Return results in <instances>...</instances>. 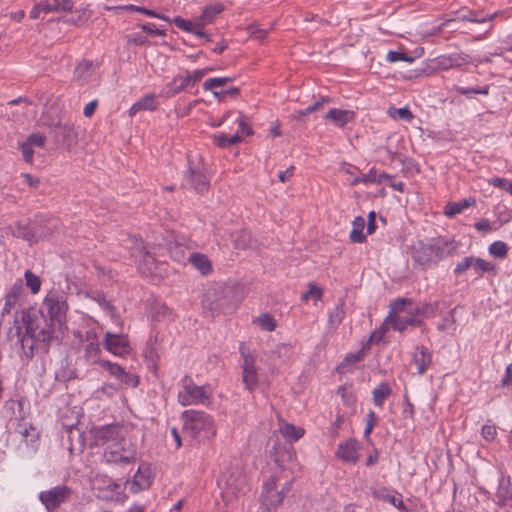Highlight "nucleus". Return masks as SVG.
Masks as SVG:
<instances>
[{"mask_svg":"<svg viewBox=\"0 0 512 512\" xmlns=\"http://www.w3.org/2000/svg\"><path fill=\"white\" fill-rule=\"evenodd\" d=\"M90 446H107L103 457L107 463L128 465L135 462V450L127 445L125 427L120 423L94 426L89 431Z\"/></svg>","mask_w":512,"mask_h":512,"instance_id":"f257e3e1","label":"nucleus"},{"mask_svg":"<svg viewBox=\"0 0 512 512\" xmlns=\"http://www.w3.org/2000/svg\"><path fill=\"white\" fill-rule=\"evenodd\" d=\"M459 247L458 241L445 236L420 240L411 249L413 267L422 271L435 268L442 260L455 255Z\"/></svg>","mask_w":512,"mask_h":512,"instance_id":"f03ea898","label":"nucleus"},{"mask_svg":"<svg viewBox=\"0 0 512 512\" xmlns=\"http://www.w3.org/2000/svg\"><path fill=\"white\" fill-rule=\"evenodd\" d=\"M183 428L192 438L204 441L216 434L213 418L204 411L187 410L182 413Z\"/></svg>","mask_w":512,"mask_h":512,"instance_id":"7ed1b4c3","label":"nucleus"},{"mask_svg":"<svg viewBox=\"0 0 512 512\" xmlns=\"http://www.w3.org/2000/svg\"><path fill=\"white\" fill-rule=\"evenodd\" d=\"M25 322L26 334L34 340L49 344L53 340H59L63 332L56 326H52V321L46 317V314H27L23 318Z\"/></svg>","mask_w":512,"mask_h":512,"instance_id":"20e7f679","label":"nucleus"},{"mask_svg":"<svg viewBox=\"0 0 512 512\" xmlns=\"http://www.w3.org/2000/svg\"><path fill=\"white\" fill-rule=\"evenodd\" d=\"M234 293L231 288L223 284L211 285L203 294V307L211 312L228 313L234 309Z\"/></svg>","mask_w":512,"mask_h":512,"instance_id":"39448f33","label":"nucleus"},{"mask_svg":"<svg viewBox=\"0 0 512 512\" xmlns=\"http://www.w3.org/2000/svg\"><path fill=\"white\" fill-rule=\"evenodd\" d=\"M67 310L68 304L64 294L50 291L44 298L39 313L46 314V317L52 321L51 325L56 326L64 333Z\"/></svg>","mask_w":512,"mask_h":512,"instance_id":"423d86ee","label":"nucleus"},{"mask_svg":"<svg viewBox=\"0 0 512 512\" xmlns=\"http://www.w3.org/2000/svg\"><path fill=\"white\" fill-rule=\"evenodd\" d=\"M181 382L182 390L178 393V402L182 406L209 403L212 393L208 385L198 386L187 375L182 378Z\"/></svg>","mask_w":512,"mask_h":512,"instance_id":"0eeeda50","label":"nucleus"},{"mask_svg":"<svg viewBox=\"0 0 512 512\" xmlns=\"http://www.w3.org/2000/svg\"><path fill=\"white\" fill-rule=\"evenodd\" d=\"M290 488L291 482H286L281 488L278 487V482H264L260 495V512H275Z\"/></svg>","mask_w":512,"mask_h":512,"instance_id":"6e6552de","label":"nucleus"},{"mask_svg":"<svg viewBox=\"0 0 512 512\" xmlns=\"http://www.w3.org/2000/svg\"><path fill=\"white\" fill-rule=\"evenodd\" d=\"M71 495L72 489L62 484L40 492L39 500L48 511H52L58 508L62 503L67 502Z\"/></svg>","mask_w":512,"mask_h":512,"instance_id":"1a4fd4ad","label":"nucleus"},{"mask_svg":"<svg viewBox=\"0 0 512 512\" xmlns=\"http://www.w3.org/2000/svg\"><path fill=\"white\" fill-rule=\"evenodd\" d=\"M103 346L107 351L116 356H125L131 352L130 341L125 334L106 332Z\"/></svg>","mask_w":512,"mask_h":512,"instance_id":"9d476101","label":"nucleus"},{"mask_svg":"<svg viewBox=\"0 0 512 512\" xmlns=\"http://www.w3.org/2000/svg\"><path fill=\"white\" fill-rule=\"evenodd\" d=\"M185 183L183 185L190 186L199 194H204L209 189V181L203 172L197 167L189 165L188 170L184 176Z\"/></svg>","mask_w":512,"mask_h":512,"instance_id":"9b49d317","label":"nucleus"},{"mask_svg":"<svg viewBox=\"0 0 512 512\" xmlns=\"http://www.w3.org/2000/svg\"><path fill=\"white\" fill-rule=\"evenodd\" d=\"M105 487H99V497L105 500L124 502L127 498L125 494L124 482H104Z\"/></svg>","mask_w":512,"mask_h":512,"instance_id":"f8f14e48","label":"nucleus"},{"mask_svg":"<svg viewBox=\"0 0 512 512\" xmlns=\"http://www.w3.org/2000/svg\"><path fill=\"white\" fill-rule=\"evenodd\" d=\"M358 451V441L355 439H349L338 445L336 455L345 462L355 463L359 458Z\"/></svg>","mask_w":512,"mask_h":512,"instance_id":"ddd939ff","label":"nucleus"},{"mask_svg":"<svg viewBox=\"0 0 512 512\" xmlns=\"http://www.w3.org/2000/svg\"><path fill=\"white\" fill-rule=\"evenodd\" d=\"M132 242L134 244L132 248V256L141 257L139 265L146 266L147 271L151 273L153 269L156 267L154 257L146 249L141 239L134 237L132 239Z\"/></svg>","mask_w":512,"mask_h":512,"instance_id":"4468645a","label":"nucleus"},{"mask_svg":"<svg viewBox=\"0 0 512 512\" xmlns=\"http://www.w3.org/2000/svg\"><path fill=\"white\" fill-rule=\"evenodd\" d=\"M188 87H190L188 78H186L185 75H176L171 82L162 88L160 96L164 98H171L182 91H185Z\"/></svg>","mask_w":512,"mask_h":512,"instance_id":"2eb2a0df","label":"nucleus"},{"mask_svg":"<svg viewBox=\"0 0 512 512\" xmlns=\"http://www.w3.org/2000/svg\"><path fill=\"white\" fill-rule=\"evenodd\" d=\"M470 62L469 55L465 53H454L451 55H443L437 58V65L442 70L461 67Z\"/></svg>","mask_w":512,"mask_h":512,"instance_id":"dca6fc26","label":"nucleus"},{"mask_svg":"<svg viewBox=\"0 0 512 512\" xmlns=\"http://www.w3.org/2000/svg\"><path fill=\"white\" fill-rule=\"evenodd\" d=\"M412 361L417 366V373L423 375L432 363V352L423 345L417 346Z\"/></svg>","mask_w":512,"mask_h":512,"instance_id":"f3484780","label":"nucleus"},{"mask_svg":"<svg viewBox=\"0 0 512 512\" xmlns=\"http://www.w3.org/2000/svg\"><path fill=\"white\" fill-rule=\"evenodd\" d=\"M372 495L374 498L389 502L394 507L402 512H407V508L403 503L402 495L400 493L392 494L387 488L373 489Z\"/></svg>","mask_w":512,"mask_h":512,"instance_id":"a211bd4d","label":"nucleus"},{"mask_svg":"<svg viewBox=\"0 0 512 512\" xmlns=\"http://www.w3.org/2000/svg\"><path fill=\"white\" fill-rule=\"evenodd\" d=\"M354 118V111L338 108H331L325 115V119L331 120L339 128H343L345 125L353 121Z\"/></svg>","mask_w":512,"mask_h":512,"instance_id":"6ab92c4d","label":"nucleus"},{"mask_svg":"<svg viewBox=\"0 0 512 512\" xmlns=\"http://www.w3.org/2000/svg\"><path fill=\"white\" fill-rule=\"evenodd\" d=\"M24 412L20 416V422L17 425V431L22 435L25 442L31 446H35L40 437V432L32 424L27 425L24 421Z\"/></svg>","mask_w":512,"mask_h":512,"instance_id":"aec40b11","label":"nucleus"},{"mask_svg":"<svg viewBox=\"0 0 512 512\" xmlns=\"http://www.w3.org/2000/svg\"><path fill=\"white\" fill-rule=\"evenodd\" d=\"M457 15V19L460 21H467L472 23H485L488 21H492L496 17L497 12L492 14H485L483 11L478 10H461L457 12Z\"/></svg>","mask_w":512,"mask_h":512,"instance_id":"412c9836","label":"nucleus"},{"mask_svg":"<svg viewBox=\"0 0 512 512\" xmlns=\"http://www.w3.org/2000/svg\"><path fill=\"white\" fill-rule=\"evenodd\" d=\"M223 10L224 6L220 3L204 7L201 15L196 18V27L204 28L206 25L213 23L216 16Z\"/></svg>","mask_w":512,"mask_h":512,"instance_id":"4be33fe9","label":"nucleus"},{"mask_svg":"<svg viewBox=\"0 0 512 512\" xmlns=\"http://www.w3.org/2000/svg\"><path fill=\"white\" fill-rule=\"evenodd\" d=\"M394 330L403 332L408 326L421 327L424 326V322L413 315L407 317H401L399 315H392L389 322Z\"/></svg>","mask_w":512,"mask_h":512,"instance_id":"5701e85b","label":"nucleus"},{"mask_svg":"<svg viewBox=\"0 0 512 512\" xmlns=\"http://www.w3.org/2000/svg\"><path fill=\"white\" fill-rule=\"evenodd\" d=\"M394 176L387 174L385 172L377 173V171L372 168L369 170L367 174H363L361 177H356L352 180L351 185H357L359 183H377L380 184L384 180H392Z\"/></svg>","mask_w":512,"mask_h":512,"instance_id":"b1692460","label":"nucleus"},{"mask_svg":"<svg viewBox=\"0 0 512 512\" xmlns=\"http://www.w3.org/2000/svg\"><path fill=\"white\" fill-rule=\"evenodd\" d=\"M143 357L149 370L156 373L158 370L159 353L154 342L149 340L143 350Z\"/></svg>","mask_w":512,"mask_h":512,"instance_id":"393cba45","label":"nucleus"},{"mask_svg":"<svg viewBox=\"0 0 512 512\" xmlns=\"http://www.w3.org/2000/svg\"><path fill=\"white\" fill-rule=\"evenodd\" d=\"M23 290V286L21 282L15 283L9 292L5 296V303L4 307L2 309L1 315L4 316L5 314H10L12 309L15 307L16 303L18 302V299L20 297V294Z\"/></svg>","mask_w":512,"mask_h":512,"instance_id":"a878e982","label":"nucleus"},{"mask_svg":"<svg viewBox=\"0 0 512 512\" xmlns=\"http://www.w3.org/2000/svg\"><path fill=\"white\" fill-rule=\"evenodd\" d=\"M94 63L91 60H82L74 69V80L80 84L88 82L93 73Z\"/></svg>","mask_w":512,"mask_h":512,"instance_id":"bb28decb","label":"nucleus"},{"mask_svg":"<svg viewBox=\"0 0 512 512\" xmlns=\"http://www.w3.org/2000/svg\"><path fill=\"white\" fill-rule=\"evenodd\" d=\"M365 228V219L362 216H357L352 222V230L349 234V240L352 243L362 244L366 242L367 237L363 232Z\"/></svg>","mask_w":512,"mask_h":512,"instance_id":"cd10ccee","label":"nucleus"},{"mask_svg":"<svg viewBox=\"0 0 512 512\" xmlns=\"http://www.w3.org/2000/svg\"><path fill=\"white\" fill-rule=\"evenodd\" d=\"M74 15L71 17H62L58 21H63L67 24L80 25L86 23L92 16L93 12L88 6H81L74 11Z\"/></svg>","mask_w":512,"mask_h":512,"instance_id":"c85d7f7f","label":"nucleus"},{"mask_svg":"<svg viewBox=\"0 0 512 512\" xmlns=\"http://www.w3.org/2000/svg\"><path fill=\"white\" fill-rule=\"evenodd\" d=\"M189 262L196 268L202 275H208L212 272V263L208 257L201 253H191Z\"/></svg>","mask_w":512,"mask_h":512,"instance_id":"c756f323","label":"nucleus"},{"mask_svg":"<svg viewBox=\"0 0 512 512\" xmlns=\"http://www.w3.org/2000/svg\"><path fill=\"white\" fill-rule=\"evenodd\" d=\"M13 234L18 238H22L28 241L30 244L38 243L41 241V234H35L33 225L18 224L15 227Z\"/></svg>","mask_w":512,"mask_h":512,"instance_id":"7c9ffc66","label":"nucleus"},{"mask_svg":"<svg viewBox=\"0 0 512 512\" xmlns=\"http://www.w3.org/2000/svg\"><path fill=\"white\" fill-rule=\"evenodd\" d=\"M367 350L368 348L363 345L360 350H358L356 353H348L343 361L340 363V365L337 367V370L339 372H345L347 371V368L349 366H353L361 361L364 360V358L367 356Z\"/></svg>","mask_w":512,"mask_h":512,"instance_id":"2f4dec72","label":"nucleus"},{"mask_svg":"<svg viewBox=\"0 0 512 512\" xmlns=\"http://www.w3.org/2000/svg\"><path fill=\"white\" fill-rule=\"evenodd\" d=\"M73 0H53L52 3L43 1L42 10L44 13L50 12H71L74 8Z\"/></svg>","mask_w":512,"mask_h":512,"instance_id":"473e14b6","label":"nucleus"},{"mask_svg":"<svg viewBox=\"0 0 512 512\" xmlns=\"http://www.w3.org/2000/svg\"><path fill=\"white\" fill-rule=\"evenodd\" d=\"M495 503L504 507L512 503V483L511 482H499V486L496 492Z\"/></svg>","mask_w":512,"mask_h":512,"instance_id":"72a5a7b5","label":"nucleus"},{"mask_svg":"<svg viewBox=\"0 0 512 512\" xmlns=\"http://www.w3.org/2000/svg\"><path fill=\"white\" fill-rule=\"evenodd\" d=\"M392 394V388L388 382H381L372 391V400L375 406L383 407L385 400Z\"/></svg>","mask_w":512,"mask_h":512,"instance_id":"f704fd0d","label":"nucleus"},{"mask_svg":"<svg viewBox=\"0 0 512 512\" xmlns=\"http://www.w3.org/2000/svg\"><path fill=\"white\" fill-rule=\"evenodd\" d=\"M56 135L61 138L63 144L70 146L77 140V132L70 124H59L56 126Z\"/></svg>","mask_w":512,"mask_h":512,"instance_id":"c9c22d12","label":"nucleus"},{"mask_svg":"<svg viewBox=\"0 0 512 512\" xmlns=\"http://www.w3.org/2000/svg\"><path fill=\"white\" fill-rule=\"evenodd\" d=\"M101 348L98 341H92L85 345L84 347V358L89 364H98L101 367L102 360L100 358Z\"/></svg>","mask_w":512,"mask_h":512,"instance_id":"e433bc0d","label":"nucleus"},{"mask_svg":"<svg viewBox=\"0 0 512 512\" xmlns=\"http://www.w3.org/2000/svg\"><path fill=\"white\" fill-rule=\"evenodd\" d=\"M35 234H41V241L50 238L55 229L57 228V222L54 219L41 220L33 224Z\"/></svg>","mask_w":512,"mask_h":512,"instance_id":"4c0bfd02","label":"nucleus"},{"mask_svg":"<svg viewBox=\"0 0 512 512\" xmlns=\"http://www.w3.org/2000/svg\"><path fill=\"white\" fill-rule=\"evenodd\" d=\"M345 317V301L344 299H339L338 303L335 307L329 312L328 315V324L333 328H337L343 321Z\"/></svg>","mask_w":512,"mask_h":512,"instance_id":"58836bf2","label":"nucleus"},{"mask_svg":"<svg viewBox=\"0 0 512 512\" xmlns=\"http://www.w3.org/2000/svg\"><path fill=\"white\" fill-rule=\"evenodd\" d=\"M85 296L96 302L104 311L108 313L114 312V306L108 300H106V296L103 291L90 290L85 293Z\"/></svg>","mask_w":512,"mask_h":512,"instance_id":"ea45409f","label":"nucleus"},{"mask_svg":"<svg viewBox=\"0 0 512 512\" xmlns=\"http://www.w3.org/2000/svg\"><path fill=\"white\" fill-rule=\"evenodd\" d=\"M242 382H243L245 388L249 392L255 391L258 386V369H257V367L242 369Z\"/></svg>","mask_w":512,"mask_h":512,"instance_id":"a19ab883","label":"nucleus"},{"mask_svg":"<svg viewBox=\"0 0 512 512\" xmlns=\"http://www.w3.org/2000/svg\"><path fill=\"white\" fill-rule=\"evenodd\" d=\"M473 204H475V199L473 198L463 199L458 202H450L445 207V215L448 217H453Z\"/></svg>","mask_w":512,"mask_h":512,"instance_id":"79ce46f5","label":"nucleus"},{"mask_svg":"<svg viewBox=\"0 0 512 512\" xmlns=\"http://www.w3.org/2000/svg\"><path fill=\"white\" fill-rule=\"evenodd\" d=\"M212 138H213V143L217 147L222 148V149L227 148L230 145L237 144V143L241 142V140H242V137L239 135V132H236L232 136H226L224 133H216V134H213Z\"/></svg>","mask_w":512,"mask_h":512,"instance_id":"37998d69","label":"nucleus"},{"mask_svg":"<svg viewBox=\"0 0 512 512\" xmlns=\"http://www.w3.org/2000/svg\"><path fill=\"white\" fill-rule=\"evenodd\" d=\"M280 431L283 437L290 441L299 440L305 433V430L302 427H296L290 423H285L281 426Z\"/></svg>","mask_w":512,"mask_h":512,"instance_id":"c03bdc74","label":"nucleus"},{"mask_svg":"<svg viewBox=\"0 0 512 512\" xmlns=\"http://www.w3.org/2000/svg\"><path fill=\"white\" fill-rule=\"evenodd\" d=\"M239 353L242 358L241 369L256 367V357L250 352L249 347L244 342H241L239 345Z\"/></svg>","mask_w":512,"mask_h":512,"instance_id":"a18cd8bd","label":"nucleus"},{"mask_svg":"<svg viewBox=\"0 0 512 512\" xmlns=\"http://www.w3.org/2000/svg\"><path fill=\"white\" fill-rule=\"evenodd\" d=\"M473 261L474 264L472 265V268L478 277H481L486 272L495 271L496 269L495 264L485 259L473 256Z\"/></svg>","mask_w":512,"mask_h":512,"instance_id":"49530a36","label":"nucleus"},{"mask_svg":"<svg viewBox=\"0 0 512 512\" xmlns=\"http://www.w3.org/2000/svg\"><path fill=\"white\" fill-rule=\"evenodd\" d=\"M106 9L107 10H112V11L122 10V11L139 12V13H142V14H144L146 16H149V17L155 16V11L154 10H150V9H147L146 7L137 6V5H134V4L112 6V7H107Z\"/></svg>","mask_w":512,"mask_h":512,"instance_id":"de8ad7c7","label":"nucleus"},{"mask_svg":"<svg viewBox=\"0 0 512 512\" xmlns=\"http://www.w3.org/2000/svg\"><path fill=\"white\" fill-rule=\"evenodd\" d=\"M508 245L503 241H495L489 246V253L498 259H503L508 254Z\"/></svg>","mask_w":512,"mask_h":512,"instance_id":"09e8293b","label":"nucleus"},{"mask_svg":"<svg viewBox=\"0 0 512 512\" xmlns=\"http://www.w3.org/2000/svg\"><path fill=\"white\" fill-rule=\"evenodd\" d=\"M388 114L393 119H401L406 122H411L414 118V115L412 114V112L410 111V109L408 107H403V108L391 107L388 110Z\"/></svg>","mask_w":512,"mask_h":512,"instance_id":"8fccbe9b","label":"nucleus"},{"mask_svg":"<svg viewBox=\"0 0 512 512\" xmlns=\"http://www.w3.org/2000/svg\"><path fill=\"white\" fill-rule=\"evenodd\" d=\"M234 242L236 248L247 249L251 244V233L245 229L238 231Z\"/></svg>","mask_w":512,"mask_h":512,"instance_id":"3c124183","label":"nucleus"},{"mask_svg":"<svg viewBox=\"0 0 512 512\" xmlns=\"http://www.w3.org/2000/svg\"><path fill=\"white\" fill-rule=\"evenodd\" d=\"M489 85H485L483 87H472V88H466L461 86H455L454 90L461 94L465 95L467 97H470L472 94H482V95H488L489 93Z\"/></svg>","mask_w":512,"mask_h":512,"instance_id":"603ef678","label":"nucleus"},{"mask_svg":"<svg viewBox=\"0 0 512 512\" xmlns=\"http://www.w3.org/2000/svg\"><path fill=\"white\" fill-rule=\"evenodd\" d=\"M309 289L301 295L302 301H308L310 298H314L316 301L321 300L323 296V289L314 283H309Z\"/></svg>","mask_w":512,"mask_h":512,"instance_id":"864d4df0","label":"nucleus"},{"mask_svg":"<svg viewBox=\"0 0 512 512\" xmlns=\"http://www.w3.org/2000/svg\"><path fill=\"white\" fill-rule=\"evenodd\" d=\"M437 309H438V303L434 302V303H427V304L423 305L422 307L417 308L415 310V312L410 311L409 313L420 315L423 318H430L436 314Z\"/></svg>","mask_w":512,"mask_h":512,"instance_id":"5fc2aeb1","label":"nucleus"},{"mask_svg":"<svg viewBox=\"0 0 512 512\" xmlns=\"http://www.w3.org/2000/svg\"><path fill=\"white\" fill-rule=\"evenodd\" d=\"M26 285L31 289V292L33 294H36L39 292L41 287V279L39 276L31 272L30 270H27L24 274Z\"/></svg>","mask_w":512,"mask_h":512,"instance_id":"6e6d98bb","label":"nucleus"},{"mask_svg":"<svg viewBox=\"0 0 512 512\" xmlns=\"http://www.w3.org/2000/svg\"><path fill=\"white\" fill-rule=\"evenodd\" d=\"M256 322L263 330H266L269 332L274 331L276 328L275 319L268 313H264V314L260 315L257 318Z\"/></svg>","mask_w":512,"mask_h":512,"instance_id":"4d7b16f0","label":"nucleus"},{"mask_svg":"<svg viewBox=\"0 0 512 512\" xmlns=\"http://www.w3.org/2000/svg\"><path fill=\"white\" fill-rule=\"evenodd\" d=\"M101 367L108 371L111 376L115 377L118 381L121 379L123 372L125 371L124 368H122L117 363H113L111 361H104L101 362Z\"/></svg>","mask_w":512,"mask_h":512,"instance_id":"13d9d810","label":"nucleus"},{"mask_svg":"<svg viewBox=\"0 0 512 512\" xmlns=\"http://www.w3.org/2000/svg\"><path fill=\"white\" fill-rule=\"evenodd\" d=\"M411 301L407 298H397L390 304V311L387 320L390 322L392 315H398L399 312L404 311L406 305Z\"/></svg>","mask_w":512,"mask_h":512,"instance_id":"bf43d9fd","label":"nucleus"},{"mask_svg":"<svg viewBox=\"0 0 512 512\" xmlns=\"http://www.w3.org/2000/svg\"><path fill=\"white\" fill-rule=\"evenodd\" d=\"M230 81H232L230 77L209 78L203 83V89L206 91L213 90L214 88L225 86Z\"/></svg>","mask_w":512,"mask_h":512,"instance_id":"052dcab7","label":"nucleus"},{"mask_svg":"<svg viewBox=\"0 0 512 512\" xmlns=\"http://www.w3.org/2000/svg\"><path fill=\"white\" fill-rule=\"evenodd\" d=\"M138 107L142 110L154 111L156 110L155 97L153 94H147L140 98L138 101Z\"/></svg>","mask_w":512,"mask_h":512,"instance_id":"680f3d73","label":"nucleus"},{"mask_svg":"<svg viewBox=\"0 0 512 512\" xmlns=\"http://www.w3.org/2000/svg\"><path fill=\"white\" fill-rule=\"evenodd\" d=\"M172 23L175 24L179 29L189 33L194 31V27H196V21L193 22L191 20L184 19L181 16L174 17L172 19Z\"/></svg>","mask_w":512,"mask_h":512,"instance_id":"e2e57ef3","label":"nucleus"},{"mask_svg":"<svg viewBox=\"0 0 512 512\" xmlns=\"http://www.w3.org/2000/svg\"><path fill=\"white\" fill-rule=\"evenodd\" d=\"M247 29L252 38L257 39L259 41H263L267 37L268 32L269 30L272 29V27H270L269 29H263L258 25L252 24L249 25Z\"/></svg>","mask_w":512,"mask_h":512,"instance_id":"0e129e2a","label":"nucleus"},{"mask_svg":"<svg viewBox=\"0 0 512 512\" xmlns=\"http://www.w3.org/2000/svg\"><path fill=\"white\" fill-rule=\"evenodd\" d=\"M209 71H212V69L203 68L194 70L192 72L187 71L185 77L188 78L190 86H193L195 83L200 81Z\"/></svg>","mask_w":512,"mask_h":512,"instance_id":"69168bd1","label":"nucleus"},{"mask_svg":"<svg viewBox=\"0 0 512 512\" xmlns=\"http://www.w3.org/2000/svg\"><path fill=\"white\" fill-rule=\"evenodd\" d=\"M473 262H474L473 256H467V257L463 258L455 266L454 274L457 276L464 274L469 268H472V265L474 264Z\"/></svg>","mask_w":512,"mask_h":512,"instance_id":"338daca9","label":"nucleus"},{"mask_svg":"<svg viewBox=\"0 0 512 512\" xmlns=\"http://www.w3.org/2000/svg\"><path fill=\"white\" fill-rule=\"evenodd\" d=\"M490 184L494 187L508 191L512 195V182L506 178L495 177L490 180Z\"/></svg>","mask_w":512,"mask_h":512,"instance_id":"774afa93","label":"nucleus"}]
</instances>
